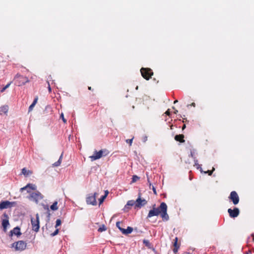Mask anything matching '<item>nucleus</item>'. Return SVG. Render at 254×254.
Returning <instances> with one entry per match:
<instances>
[{"mask_svg": "<svg viewBox=\"0 0 254 254\" xmlns=\"http://www.w3.org/2000/svg\"><path fill=\"white\" fill-rule=\"evenodd\" d=\"M160 214L163 221H167L169 219V216L167 214V205L166 203L162 202L160 205Z\"/></svg>", "mask_w": 254, "mask_h": 254, "instance_id": "f257e3e1", "label": "nucleus"}, {"mask_svg": "<svg viewBox=\"0 0 254 254\" xmlns=\"http://www.w3.org/2000/svg\"><path fill=\"white\" fill-rule=\"evenodd\" d=\"M14 79L15 84L19 86L23 85L29 81L27 77L21 75L18 73L15 76Z\"/></svg>", "mask_w": 254, "mask_h": 254, "instance_id": "f03ea898", "label": "nucleus"}, {"mask_svg": "<svg viewBox=\"0 0 254 254\" xmlns=\"http://www.w3.org/2000/svg\"><path fill=\"white\" fill-rule=\"evenodd\" d=\"M31 222L32 226V230L36 232H38L40 228L39 216L38 213L36 215V219L31 218Z\"/></svg>", "mask_w": 254, "mask_h": 254, "instance_id": "7ed1b4c3", "label": "nucleus"}, {"mask_svg": "<svg viewBox=\"0 0 254 254\" xmlns=\"http://www.w3.org/2000/svg\"><path fill=\"white\" fill-rule=\"evenodd\" d=\"M140 72L142 77L146 80H149L153 75V72L150 68L142 67Z\"/></svg>", "mask_w": 254, "mask_h": 254, "instance_id": "20e7f679", "label": "nucleus"}, {"mask_svg": "<svg viewBox=\"0 0 254 254\" xmlns=\"http://www.w3.org/2000/svg\"><path fill=\"white\" fill-rule=\"evenodd\" d=\"M97 195H98V193L97 192H95L94 194H89L86 197L87 204L96 205L97 204L96 197Z\"/></svg>", "mask_w": 254, "mask_h": 254, "instance_id": "39448f33", "label": "nucleus"}, {"mask_svg": "<svg viewBox=\"0 0 254 254\" xmlns=\"http://www.w3.org/2000/svg\"><path fill=\"white\" fill-rule=\"evenodd\" d=\"M135 208H140L147 204V201L144 199L141 198V193H138V198L135 201Z\"/></svg>", "mask_w": 254, "mask_h": 254, "instance_id": "423d86ee", "label": "nucleus"}, {"mask_svg": "<svg viewBox=\"0 0 254 254\" xmlns=\"http://www.w3.org/2000/svg\"><path fill=\"white\" fill-rule=\"evenodd\" d=\"M106 150H100L99 151L95 150L94 152L93 155L89 157V158L91 159V161H94L96 160L101 158L103 156H106L107 154L103 155V152H106Z\"/></svg>", "mask_w": 254, "mask_h": 254, "instance_id": "0eeeda50", "label": "nucleus"}, {"mask_svg": "<svg viewBox=\"0 0 254 254\" xmlns=\"http://www.w3.org/2000/svg\"><path fill=\"white\" fill-rule=\"evenodd\" d=\"M15 202H10L8 200L1 201L0 202V209L2 210L8 208H11L14 206Z\"/></svg>", "mask_w": 254, "mask_h": 254, "instance_id": "6e6552de", "label": "nucleus"}, {"mask_svg": "<svg viewBox=\"0 0 254 254\" xmlns=\"http://www.w3.org/2000/svg\"><path fill=\"white\" fill-rule=\"evenodd\" d=\"M30 198L32 200L38 203L39 200L43 198V195L39 191H36L31 193Z\"/></svg>", "mask_w": 254, "mask_h": 254, "instance_id": "1a4fd4ad", "label": "nucleus"}, {"mask_svg": "<svg viewBox=\"0 0 254 254\" xmlns=\"http://www.w3.org/2000/svg\"><path fill=\"white\" fill-rule=\"evenodd\" d=\"M229 198L233 202L234 205L238 204L240 200L239 195L235 191L231 192Z\"/></svg>", "mask_w": 254, "mask_h": 254, "instance_id": "9d476101", "label": "nucleus"}, {"mask_svg": "<svg viewBox=\"0 0 254 254\" xmlns=\"http://www.w3.org/2000/svg\"><path fill=\"white\" fill-rule=\"evenodd\" d=\"M160 206L158 208L155 207V204H154L153 206L152 209L149 210V213L147 215V218H150L153 216H158L160 214Z\"/></svg>", "mask_w": 254, "mask_h": 254, "instance_id": "9b49d317", "label": "nucleus"}, {"mask_svg": "<svg viewBox=\"0 0 254 254\" xmlns=\"http://www.w3.org/2000/svg\"><path fill=\"white\" fill-rule=\"evenodd\" d=\"M228 212L230 217L235 218L239 215L240 210L238 208L234 207L233 209L231 208H229L228 209Z\"/></svg>", "mask_w": 254, "mask_h": 254, "instance_id": "f8f14e48", "label": "nucleus"}, {"mask_svg": "<svg viewBox=\"0 0 254 254\" xmlns=\"http://www.w3.org/2000/svg\"><path fill=\"white\" fill-rule=\"evenodd\" d=\"M16 246V251H22L26 249L27 244L23 241H18Z\"/></svg>", "mask_w": 254, "mask_h": 254, "instance_id": "ddd939ff", "label": "nucleus"}, {"mask_svg": "<svg viewBox=\"0 0 254 254\" xmlns=\"http://www.w3.org/2000/svg\"><path fill=\"white\" fill-rule=\"evenodd\" d=\"M195 151H196V150L195 149L191 150L190 156L191 157H192L193 159V161H194V166H196V168L197 169H199L200 171L202 173V168L201 167V165L198 164V160H197V159L196 158V157L194 155Z\"/></svg>", "mask_w": 254, "mask_h": 254, "instance_id": "4468645a", "label": "nucleus"}, {"mask_svg": "<svg viewBox=\"0 0 254 254\" xmlns=\"http://www.w3.org/2000/svg\"><path fill=\"white\" fill-rule=\"evenodd\" d=\"M36 186L32 184H28L26 186L20 189V191L22 192L23 190H26L27 192H30L31 190H36Z\"/></svg>", "mask_w": 254, "mask_h": 254, "instance_id": "2eb2a0df", "label": "nucleus"}, {"mask_svg": "<svg viewBox=\"0 0 254 254\" xmlns=\"http://www.w3.org/2000/svg\"><path fill=\"white\" fill-rule=\"evenodd\" d=\"M13 235H16L17 237L21 235L20 228L19 227L17 226L10 231L9 236L12 237Z\"/></svg>", "mask_w": 254, "mask_h": 254, "instance_id": "dca6fc26", "label": "nucleus"}, {"mask_svg": "<svg viewBox=\"0 0 254 254\" xmlns=\"http://www.w3.org/2000/svg\"><path fill=\"white\" fill-rule=\"evenodd\" d=\"M3 215L4 216L7 217V218L3 219L2 220L1 225H2V227L3 228V232H6L7 231V227L9 225V221L8 219L7 215L5 213Z\"/></svg>", "mask_w": 254, "mask_h": 254, "instance_id": "f3484780", "label": "nucleus"}, {"mask_svg": "<svg viewBox=\"0 0 254 254\" xmlns=\"http://www.w3.org/2000/svg\"><path fill=\"white\" fill-rule=\"evenodd\" d=\"M133 231V228L131 227L128 226L127 229L123 228L121 229V231L124 235H127L130 234Z\"/></svg>", "mask_w": 254, "mask_h": 254, "instance_id": "a211bd4d", "label": "nucleus"}, {"mask_svg": "<svg viewBox=\"0 0 254 254\" xmlns=\"http://www.w3.org/2000/svg\"><path fill=\"white\" fill-rule=\"evenodd\" d=\"M184 135L183 134L176 135L175 136V139L176 141H179L180 142H185V140H184Z\"/></svg>", "mask_w": 254, "mask_h": 254, "instance_id": "6ab92c4d", "label": "nucleus"}, {"mask_svg": "<svg viewBox=\"0 0 254 254\" xmlns=\"http://www.w3.org/2000/svg\"><path fill=\"white\" fill-rule=\"evenodd\" d=\"M8 107L7 106H3L0 108V114L6 113L8 111Z\"/></svg>", "mask_w": 254, "mask_h": 254, "instance_id": "aec40b11", "label": "nucleus"}, {"mask_svg": "<svg viewBox=\"0 0 254 254\" xmlns=\"http://www.w3.org/2000/svg\"><path fill=\"white\" fill-rule=\"evenodd\" d=\"M22 173L25 176L28 177L32 174V172L29 170H27L25 168L22 169Z\"/></svg>", "mask_w": 254, "mask_h": 254, "instance_id": "412c9836", "label": "nucleus"}, {"mask_svg": "<svg viewBox=\"0 0 254 254\" xmlns=\"http://www.w3.org/2000/svg\"><path fill=\"white\" fill-rule=\"evenodd\" d=\"M58 201H55L52 205H51L50 208L53 211H56L58 209V207L57 206L58 205Z\"/></svg>", "mask_w": 254, "mask_h": 254, "instance_id": "4be33fe9", "label": "nucleus"}, {"mask_svg": "<svg viewBox=\"0 0 254 254\" xmlns=\"http://www.w3.org/2000/svg\"><path fill=\"white\" fill-rule=\"evenodd\" d=\"M62 157H63V154H61V155L60 156L59 160H58V161L56 162L55 163H54L53 164V167H58L60 165L61 163V162H62Z\"/></svg>", "mask_w": 254, "mask_h": 254, "instance_id": "5701e85b", "label": "nucleus"}, {"mask_svg": "<svg viewBox=\"0 0 254 254\" xmlns=\"http://www.w3.org/2000/svg\"><path fill=\"white\" fill-rule=\"evenodd\" d=\"M176 241H177V238H176ZM177 241H176L174 243V248L173 249V252L175 254H176V253L178 252L179 247H177Z\"/></svg>", "mask_w": 254, "mask_h": 254, "instance_id": "b1692460", "label": "nucleus"}, {"mask_svg": "<svg viewBox=\"0 0 254 254\" xmlns=\"http://www.w3.org/2000/svg\"><path fill=\"white\" fill-rule=\"evenodd\" d=\"M135 201L133 200H128L127 203V206H133L134 205L135 206Z\"/></svg>", "mask_w": 254, "mask_h": 254, "instance_id": "393cba45", "label": "nucleus"}, {"mask_svg": "<svg viewBox=\"0 0 254 254\" xmlns=\"http://www.w3.org/2000/svg\"><path fill=\"white\" fill-rule=\"evenodd\" d=\"M215 170V168L214 167L212 168V170H207V171H204L203 172V173L204 174H208L209 176H211L213 173V172ZM202 171H203L202 170Z\"/></svg>", "mask_w": 254, "mask_h": 254, "instance_id": "a878e982", "label": "nucleus"}, {"mask_svg": "<svg viewBox=\"0 0 254 254\" xmlns=\"http://www.w3.org/2000/svg\"><path fill=\"white\" fill-rule=\"evenodd\" d=\"M139 179V177L136 175H133L132 178L131 183H134Z\"/></svg>", "mask_w": 254, "mask_h": 254, "instance_id": "bb28decb", "label": "nucleus"}, {"mask_svg": "<svg viewBox=\"0 0 254 254\" xmlns=\"http://www.w3.org/2000/svg\"><path fill=\"white\" fill-rule=\"evenodd\" d=\"M106 198V195H102L101 196V197L99 199L100 205L103 202V201H104V200Z\"/></svg>", "mask_w": 254, "mask_h": 254, "instance_id": "cd10ccee", "label": "nucleus"}, {"mask_svg": "<svg viewBox=\"0 0 254 254\" xmlns=\"http://www.w3.org/2000/svg\"><path fill=\"white\" fill-rule=\"evenodd\" d=\"M106 230V227L104 225H103L101 227H100L98 229V231L100 232H102Z\"/></svg>", "mask_w": 254, "mask_h": 254, "instance_id": "c85d7f7f", "label": "nucleus"}, {"mask_svg": "<svg viewBox=\"0 0 254 254\" xmlns=\"http://www.w3.org/2000/svg\"><path fill=\"white\" fill-rule=\"evenodd\" d=\"M11 82H10L9 83L7 84L3 88H2L0 90V92H3L6 89L8 88L9 87L10 85L11 84Z\"/></svg>", "mask_w": 254, "mask_h": 254, "instance_id": "c756f323", "label": "nucleus"}, {"mask_svg": "<svg viewBox=\"0 0 254 254\" xmlns=\"http://www.w3.org/2000/svg\"><path fill=\"white\" fill-rule=\"evenodd\" d=\"M61 223H62V221L60 219H57V220L56 221L55 227L57 228L58 226H59L61 225Z\"/></svg>", "mask_w": 254, "mask_h": 254, "instance_id": "7c9ffc66", "label": "nucleus"}, {"mask_svg": "<svg viewBox=\"0 0 254 254\" xmlns=\"http://www.w3.org/2000/svg\"><path fill=\"white\" fill-rule=\"evenodd\" d=\"M133 137L131 138V139H127L126 140V142L127 143H128L129 144L130 146L132 144V141H133Z\"/></svg>", "mask_w": 254, "mask_h": 254, "instance_id": "2f4dec72", "label": "nucleus"}, {"mask_svg": "<svg viewBox=\"0 0 254 254\" xmlns=\"http://www.w3.org/2000/svg\"><path fill=\"white\" fill-rule=\"evenodd\" d=\"M59 232L58 229H57L53 233L51 234V236L53 237L57 235Z\"/></svg>", "mask_w": 254, "mask_h": 254, "instance_id": "473e14b6", "label": "nucleus"}, {"mask_svg": "<svg viewBox=\"0 0 254 254\" xmlns=\"http://www.w3.org/2000/svg\"><path fill=\"white\" fill-rule=\"evenodd\" d=\"M120 224H121V222L118 221V222H116V225L117 227L121 231V229H123V228L120 226Z\"/></svg>", "mask_w": 254, "mask_h": 254, "instance_id": "72a5a7b5", "label": "nucleus"}, {"mask_svg": "<svg viewBox=\"0 0 254 254\" xmlns=\"http://www.w3.org/2000/svg\"><path fill=\"white\" fill-rule=\"evenodd\" d=\"M35 106V105L34 104L32 103V104L29 107L28 112H30L32 111Z\"/></svg>", "mask_w": 254, "mask_h": 254, "instance_id": "f704fd0d", "label": "nucleus"}, {"mask_svg": "<svg viewBox=\"0 0 254 254\" xmlns=\"http://www.w3.org/2000/svg\"><path fill=\"white\" fill-rule=\"evenodd\" d=\"M60 118H62L63 121L64 123H66V120L64 119V114L63 113H62L60 115Z\"/></svg>", "mask_w": 254, "mask_h": 254, "instance_id": "c9c22d12", "label": "nucleus"}, {"mask_svg": "<svg viewBox=\"0 0 254 254\" xmlns=\"http://www.w3.org/2000/svg\"><path fill=\"white\" fill-rule=\"evenodd\" d=\"M43 208L45 210H47V212H50L49 206L48 205L43 204Z\"/></svg>", "mask_w": 254, "mask_h": 254, "instance_id": "e433bc0d", "label": "nucleus"}, {"mask_svg": "<svg viewBox=\"0 0 254 254\" xmlns=\"http://www.w3.org/2000/svg\"><path fill=\"white\" fill-rule=\"evenodd\" d=\"M38 100V96H36L35 98V99H34V101H33L32 104H34L35 105L36 104V103H37Z\"/></svg>", "mask_w": 254, "mask_h": 254, "instance_id": "4c0bfd02", "label": "nucleus"}, {"mask_svg": "<svg viewBox=\"0 0 254 254\" xmlns=\"http://www.w3.org/2000/svg\"><path fill=\"white\" fill-rule=\"evenodd\" d=\"M142 140L143 142H145L147 140V136L146 135L143 136Z\"/></svg>", "mask_w": 254, "mask_h": 254, "instance_id": "58836bf2", "label": "nucleus"}, {"mask_svg": "<svg viewBox=\"0 0 254 254\" xmlns=\"http://www.w3.org/2000/svg\"><path fill=\"white\" fill-rule=\"evenodd\" d=\"M129 209H130L129 206H127V204H126V205L124 207V210L125 211H128Z\"/></svg>", "mask_w": 254, "mask_h": 254, "instance_id": "ea45409f", "label": "nucleus"}, {"mask_svg": "<svg viewBox=\"0 0 254 254\" xmlns=\"http://www.w3.org/2000/svg\"><path fill=\"white\" fill-rule=\"evenodd\" d=\"M16 242H14L13 243H12L11 245V248H14L15 249V250L16 251Z\"/></svg>", "mask_w": 254, "mask_h": 254, "instance_id": "a19ab883", "label": "nucleus"}, {"mask_svg": "<svg viewBox=\"0 0 254 254\" xmlns=\"http://www.w3.org/2000/svg\"><path fill=\"white\" fill-rule=\"evenodd\" d=\"M166 114L168 116H170V114H171V112L170 111V109H168L166 112Z\"/></svg>", "mask_w": 254, "mask_h": 254, "instance_id": "79ce46f5", "label": "nucleus"}, {"mask_svg": "<svg viewBox=\"0 0 254 254\" xmlns=\"http://www.w3.org/2000/svg\"><path fill=\"white\" fill-rule=\"evenodd\" d=\"M146 175H147V181H148V184H149V186H150L151 185V183H150V182L149 178V177H148V173H146Z\"/></svg>", "mask_w": 254, "mask_h": 254, "instance_id": "37998d69", "label": "nucleus"}, {"mask_svg": "<svg viewBox=\"0 0 254 254\" xmlns=\"http://www.w3.org/2000/svg\"><path fill=\"white\" fill-rule=\"evenodd\" d=\"M143 243L145 244L146 246H148V245L149 244V242L147 240H144L143 241Z\"/></svg>", "mask_w": 254, "mask_h": 254, "instance_id": "c03bdc74", "label": "nucleus"}, {"mask_svg": "<svg viewBox=\"0 0 254 254\" xmlns=\"http://www.w3.org/2000/svg\"><path fill=\"white\" fill-rule=\"evenodd\" d=\"M48 90H49V91L50 92H51L52 89L50 87V83L48 81Z\"/></svg>", "mask_w": 254, "mask_h": 254, "instance_id": "a18cd8bd", "label": "nucleus"}, {"mask_svg": "<svg viewBox=\"0 0 254 254\" xmlns=\"http://www.w3.org/2000/svg\"><path fill=\"white\" fill-rule=\"evenodd\" d=\"M152 190H153L154 193L156 194H157V192H156V189H155V188L153 186L152 187Z\"/></svg>", "mask_w": 254, "mask_h": 254, "instance_id": "49530a36", "label": "nucleus"}, {"mask_svg": "<svg viewBox=\"0 0 254 254\" xmlns=\"http://www.w3.org/2000/svg\"><path fill=\"white\" fill-rule=\"evenodd\" d=\"M189 106H192L193 107H195V104L194 103H192L190 105H188L187 106L189 107Z\"/></svg>", "mask_w": 254, "mask_h": 254, "instance_id": "de8ad7c7", "label": "nucleus"}, {"mask_svg": "<svg viewBox=\"0 0 254 254\" xmlns=\"http://www.w3.org/2000/svg\"><path fill=\"white\" fill-rule=\"evenodd\" d=\"M108 193H109V191L108 190H106L105 191V194L104 195H106V197H107Z\"/></svg>", "mask_w": 254, "mask_h": 254, "instance_id": "09e8293b", "label": "nucleus"}, {"mask_svg": "<svg viewBox=\"0 0 254 254\" xmlns=\"http://www.w3.org/2000/svg\"><path fill=\"white\" fill-rule=\"evenodd\" d=\"M173 108L175 110L174 113L175 114H177L178 113V110H175L174 107H173Z\"/></svg>", "mask_w": 254, "mask_h": 254, "instance_id": "8fccbe9b", "label": "nucleus"}, {"mask_svg": "<svg viewBox=\"0 0 254 254\" xmlns=\"http://www.w3.org/2000/svg\"><path fill=\"white\" fill-rule=\"evenodd\" d=\"M48 212V216H48V218L49 219L50 217L51 214H50V212Z\"/></svg>", "mask_w": 254, "mask_h": 254, "instance_id": "3c124183", "label": "nucleus"}, {"mask_svg": "<svg viewBox=\"0 0 254 254\" xmlns=\"http://www.w3.org/2000/svg\"><path fill=\"white\" fill-rule=\"evenodd\" d=\"M186 127V126L185 125H184L182 127V129H184Z\"/></svg>", "mask_w": 254, "mask_h": 254, "instance_id": "603ef678", "label": "nucleus"}, {"mask_svg": "<svg viewBox=\"0 0 254 254\" xmlns=\"http://www.w3.org/2000/svg\"><path fill=\"white\" fill-rule=\"evenodd\" d=\"M178 102V100H176L174 101V103L175 104V103H177Z\"/></svg>", "mask_w": 254, "mask_h": 254, "instance_id": "864d4df0", "label": "nucleus"}, {"mask_svg": "<svg viewBox=\"0 0 254 254\" xmlns=\"http://www.w3.org/2000/svg\"><path fill=\"white\" fill-rule=\"evenodd\" d=\"M252 236L253 237V240L254 241V234H252Z\"/></svg>", "mask_w": 254, "mask_h": 254, "instance_id": "5fc2aeb1", "label": "nucleus"}, {"mask_svg": "<svg viewBox=\"0 0 254 254\" xmlns=\"http://www.w3.org/2000/svg\"><path fill=\"white\" fill-rule=\"evenodd\" d=\"M88 88L89 90H91V87L90 86H89L88 87Z\"/></svg>", "mask_w": 254, "mask_h": 254, "instance_id": "6e6d98bb", "label": "nucleus"}, {"mask_svg": "<svg viewBox=\"0 0 254 254\" xmlns=\"http://www.w3.org/2000/svg\"><path fill=\"white\" fill-rule=\"evenodd\" d=\"M136 89L137 90L138 89V86H137L136 87Z\"/></svg>", "mask_w": 254, "mask_h": 254, "instance_id": "4d7b16f0", "label": "nucleus"}, {"mask_svg": "<svg viewBox=\"0 0 254 254\" xmlns=\"http://www.w3.org/2000/svg\"><path fill=\"white\" fill-rule=\"evenodd\" d=\"M246 254H250L249 253H247Z\"/></svg>", "mask_w": 254, "mask_h": 254, "instance_id": "13d9d810", "label": "nucleus"}, {"mask_svg": "<svg viewBox=\"0 0 254 254\" xmlns=\"http://www.w3.org/2000/svg\"><path fill=\"white\" fill-rule=\"evenodd\" d=\"M187 254H189V253H188Z\"/></svg>", "mask_w": 254, "mask_h": 254, "instance_id": "bf43d9fd", "label": "nucleus"}]
</instances>
